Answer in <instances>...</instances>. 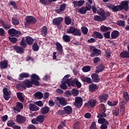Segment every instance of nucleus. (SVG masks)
Listing matches in <instances>:
<instances>
[{
    "mask_svg": "<svg viewBox=\"0 0 129 129\" xmlns=\"http://www.w3.org/2000/svg\"><path fill=\"white\" fill-rule=\"evenodd\" d=\"M66 83L69 87H71V86L75 87L77 86V88H80L82 86V84L77 79H74L73 81H72L71 79H68L66 81Z\"/></svg>",
    "mask_w": 129,
    "mask_h": 129,
    "instance_id": "f257e3e1",
    "label": "nucleus"
},
{
    "mask_svg": "<svg viewBox=\"0 0 129 129\" xmlns=\"http://www.w3.org/2000/svg\"><path fill=\"white\" fill-rule=\"evenodd\" d=\"M55 103L57 107H60L61 106H66L68 104L67 100L65 99V98L62 97H56Z\"/></svg>",
    "mask_w": 129,
    "mask_h": 129,
    "instance_id": "f03ea898",
    "label": "nucleus"
},
{
    "mask_svg": "<svg viewBox=\"0 0 129 129\" xmlns=\"http://www.w3.org/2000/svg\"><path fill=\"white\" fill-rule=\"evenodd\" d=\"M68 34H73V36H81V30L73 26L70 27L69 30H67Z\"/></svg>",
    "mask_w": 129,
    "mask_h": 129,
    "instance_id": "7ed1b4c3",
    "label": "nucleus"
},
{
    "mask_svg": "<svg viewBox=\"0 0 129 129\" xmlns=\"http://www.w3.org/2000/svg\"><path fill=\"white\" fill-rule=\"evenodd\" d=\"M90 51L91 52L90 56L92 58L95 57V56L101 55V50L95 48L94 46H90Z\"/></svg>",
    "mask_w": 129,
    "mask_h": 129,
    "instance_id": "20e7f679",
    "label": "nucleus"
},
{
    "mask_svg": "<svg viewBox=\"0 0 129 129\" xmlns=\"http://www.w3.org/2000/svg\"><path fill=\"white\" fill-rule=\"evenodd\" d=\"M31 81L35 86H39L40 85V77L36 74H33L30 76Z\"/></svg>",
    "mask_w": 129,
    "mask_h": 129,
    "instance_id": "39448f33",
    "label": "nucleus"
},
{
    "mask_svg": "<svg viewBox=\"0 0 129 129\" xmlns=\"http://www.w3.org/2000/svg\"><path fill=\"white\" fill-rule=\"evenodd\" d=\"M26 21L25 23V27H29L30 25H33L37 23V20L33 16L26 17Z\"/></svg>",
    "mask_w": 129,
    "mask_h": 129,
    "instance_id": "423d86ee",
    "label": "nucleus"
},
{
    "mask_svg": "<svg viewBox=\"0 0 129 129\" xmlns=\"http://www.w3.org/2000/svg\"><path fill=\"white\" fill-rule=\"evenodd\" d=\"M45 121V116L43 115H39L35 119H33L31 120L32 123L33 124H38L39 122L42 123Z\"/></svg>",
    "mask_w": 129,
    "mask_h": 129,
    "instance_id": "0eeeda50",
    "label": "nucleus"
},
{
    "mask_svg": "<svg viewBox=\"0 0 129 129\" xmlns=\"http://www.w3.org/2000/svg\"><path fill=\"white\" fill-rule=\"evenodd\" d=\"M8 33L9 35L12 36V37H20L22 36V33L20 31H17V30L12 28L8 30Z\"/></svg>",
    "mask_w": 129,
    "mask_h": 129,
    "instance_id": "6e6552de",
    "label": "nucleus"
},
{
    "mask_svg": "<svg viewBox=\"0 0 129 129\" xmlns=\"http://www.w3.org/2000/svg\"><path fill=\"white\" fill-rule=\"evenodd\" d=\"M98 104V101H96V99L89 100L87 103L85 104V106H89L90 107H94Z\"/></svg>",
    "mask_w": 129,
    "mask_h": 129,
    "instance_id": "1a4fd4ad",
    "label": "nucleus"
},
{
    "mask_svg": "<svg viewBox=\"0 0 129 129\" xmlns=\"http://www.w3.org/2000/svg\"><path fill=\"white\" fill-rule=\"evenodd\" d=\"M63 20H64V18L62 17H57L53 19L52 20L53 25L57 26V27H58V26H60Z\"/></svg>",
    "mask_w": 129,
    "mask_h": 129,
    "instance_id": "9d476101",
    "label": "nucleus"
},
{
    "mask_svg": "<svg viewBox=\"0 0 129 129\" xmlns=\"http://www.w3.org/2000/svg\"><path fill=\"white\" fill-rule=\"evenodd\" d=\"M108 99V94H102L98 97V100L101 103H106Z\"/></svg>",
    "mask_w": 129,
    "mask_h": 129,
    "instance_id": "9b49d317",
    "label": "nucleus"
},
{
    "mask_svg": "<svg viewBox=\"0 0 129 129\" xmlns=\"http://www.w3.org/2000/svg\"><path fill=\"white\" fill-rule=\"evenodd\" d=\"M82 104H83V101L82 100V98L81 97H77L75 99V105L77 107V108H80L81 106H82Z\"/></svg>",
    "mask_w": 129,
    "mask_h": 129,
    "instance_id": "f8f14e48",
    "label": "nucleus"
},
{
    "mask_svg": "<svg viewBox=\"0 0 129 129\" xmlns=\"http://www.w3.org/2000/svg\"><path fill=\"white\" fill-rule=\"evenodd\" d=\"M119 6L121 8L120 10H124V11H127L129 9L128 7V1H123L120 3V5Z\"/></svg>",
    "mask_w": 129,
    "mask_h": 129,
    "instance_id": "ddd939ff",
    "label": "nucleus"
},
{
    "mask_svg": "<svg viewBox=\"0 0 129 129\" xmlns=\"http://www.w3.org/2000/svg\"><path fill=\"white\" fill-rule=\"evenodd\" d=\"M26 120H27V118L24 116L21 115L16 116V121L18 123H24Z\"/></svg>",
    "mask_w": 129,
    "mask_h": 129,
    "instance_id": "4468645a",
    "label": "nucleus"
},
{
    "mask_svg": "<svg viewBox=\"0 0 129 129\" xmlns=\"http://www.w3.org/2000/svg\"><path fill=\"white\" fill-rule=\"evenodd\" d=\"M11 94L8 91V88H3V97L5 99V100H9L11 97H10Z\"/></svg>",
    "mask_w": 129,
    "mask_h": 129,
    "instance_id": "2eb2a0df",
    "label": "nucleus"
},
{
    "mask_svg": "<svg viewBox=\"0 0 129 129\" xmlns=\"http://www.w3.org/2000/svg\"><path fill=\"white\" fill-rule=\"evenodd\" d=\"M23 83L26 88H31V87H33V85H34V83L31 80L30 81L28 79L23 81Z\"/></svg>",
    "mask_w": 129,
    "mask_h": 129,
    "instance_id": "dca6fc26",
    "label": "nucleus"
},
{
    "mask_svg": "<svg viewBox=\"0 0 129 129\" xmlns=\"http://www.w3.org/2000/svg\"><path fill=\"white\" fill-rule=\"evenodd\" d=\"M28 107L30 111H38V110L40 109L39 107H37L35 104L32 103H30L29 104Z\"/></svg>",
    "mask_w": 129,
    "mask_h": 129,
    "instance_id": "f3484780",
    "label": "nucleus"
},
{
    "mask_svg": "<svg viewBox=\"0 0 129 129\" xmlns=\"http://www.w3.org/2000/svg\"><path fill=\"white\" fill-rule=\"evenodd\" d=\"M89 90L90 92H95L98 90V86L95 84H91L89 85Z\"/></svg>",
    "mask_w": 129,
    "mask_h": 129,
    "instance_id": "a211bd4d",
    "label": "nucleus"
},
{
    "mask_svg": "<svg viewBox=\"0 0 129 129\" xmlns=\"http://www.w3.org/2000/svg\"><path fill=\"white\" fill-rule=\"evenodd\" d=\"M92 78V82H95V83H98L100 81V79L98 76V75L93 73L91 76Z\"/></svg>",
    "mask_w": 129,
    "mask_h": 129,
    "instance_id": "6ab92c4d",
    "label": "nucleus"
},
{
    "mask_svg": "<svg viewBox=\"0 0 129 129\" xmlns=\"http://www.w3.org/2000/svg\"><path fill=\"white\" fill-rule=\"evenodd\" d=\"M13 49L16 51L17 53L18 54H23L24 52H25V49L23 48V47H21V46H19L18 45L14 46Z\"/></svg>",
    "mask_w": 129,
    "mask_h": 129,
    "instance_id": "aec40b11",
    "label": "nucleus"
},
{
    "mask_svg": "<svg viewBox=\"0 0 129 129\" xmlns=\"http://www.w3.org/2000/svg\"><path fill=\"white\" fill-rule=\"evenodd\" d=\"M40 34L42 37H46L48 34V28L47 26H44L40 29Z\"/></svg>",
    "mask_w": 129,
    "mask_h": 129,
    "instance_id": "412c9836",
    "label": "nucleus"
},
{
    "mask_svg": "<svg viewBox=\"0 0 129 129\" xmlns=\"http://www.w3.org/2000/svg\"><path fill=\"white\" fill-rule=\"evenodd\" d=\"M63 110H64L66 114H68V115L71 114L73 111L72 107L70 106H67L63 107Z\"/></svg>",
    "mask_w": 129,
    "mask_h": 129,
    "instance_id": "4be33fe9",
    "label": "nucleus"
},
{
    "mask_svg": "<svg viewBox=\"0 0 129 129\" xmlns=\"http://www.w3.org/2000/svg\"><path fill=\"white\" fill-rule=\"evenodd\" d=\"M76 11L77 13H80L81 15H85V14L89 11L85 8V6H84L82 7L81 8H79V9H77Z\"/></svg>",
    "mask_w": 129,
    "mask_h": 129,
    "instance_id": "5701e85b",
    "label": "nucleus"
},
{
    "mask_svg": "<svg viewBox=\"0 0 129 129\" xmlns=\"http://www.w3.org/2000/svg\"><path fill=\"white\" fill-rule=\"evenodd\" d=\"M93 37L95 39H103V35L99 32L94 31L93 34Z\"/></svg>",
    "mask_w": 129,
    "mask_h": 129,
    "instance_id": "b1692460",
    "label": "nucleus"
},
{
    "mask_svg": "<svg viewBox=\"0 0 129 129\" xmlns=\"http://www.w3.org/2000/svg\"><path fill=\"white\" fill-rule=\"evenodd\" d=\"M8 65V60H3L0 62V68L1 69H7Z\"/></svg>",
    "mask_w": 129,
    "mask_h": 129,
    "instance_id": "393cba45",
    "label": "nucleus"
},
{
    "mask_svg": "<svg viewBox=\"0 0 129 129\" xmlns=\"http://www.w3.org/2000/svg\"><path fill=\"white\" fill-rule=\"evenodd\" d=\"M30 74L28 73H22L19 75V80H24V78H29Z\"/></svg>",
    "mask_w": 129,
    "mask_h": 129,
    "instance_id": "a878e982",
    "label": "nucleus"
},
{
    "mask_svg": "<svg viewBox=\"0 0 129 129\" xmlns=\"http://www.w3.org/2000/svg\"><path fill=\"white\" fill-rule=\"evenodd\" d=\"M98 15L101 16V17L104 19L105 20H106V16H105V11L103 10L102 9H99V10L97 11Z\"/></svg>",
    "mask_w": 129,
    "mask_h": 129,
    "instance_id": "bb28decb",
    "label": "nucleus"
},
{
    "mask_svg": "<svg viewBox=\"0 0 129 129\" xmlns=\"http://www.w3.org/2000/svg\"><path fill=\"white\" fill-rule=\"evenodd\" d=\"M120 57L122 59H124V58H129V51H123L120 53Z\"/></svg>",
    "mask_w": 129,
    "mask_h": 129,
    "instance_id": "cd10ccee",
    "label": "nucleus"
},
{
    "mask_svg": "<svg viewBox=\"0 0 129 129\" xmlns=\"http://www.w3.org/2000/svg\"><path fill=\"white\" fill-rule=\"evenodd\" d=\"M119 36V32L117 30H114L111 34V39H117Z\"/></svg>",
    "mask_w": 129,
    "mask_h": 129,
    "instance_id": "c85d7f7f",
    "label": "nucleus"
},
{
    "mask_svg": "<svg viewBox=\"0 0 129 129\" xmlns=\"http://www.w3.org/2000/svg\"><path fill=\"white\" fill-rule=\"evenodd\" d=\"M25 41L27 45H33L34 44V39L30 36H26Z\"/></svg>",
    "mask_w": 129,
    "mask_h": 129,
    "instance_id": "c756f323",
    "label": "nucleus"
},
{
    "mask_svg": "<svg viewBox=\"0 0 129 129\" xmlns=\"http://www.w3.org/2000/svg\"><path fill=\"white\" fill-rule=\"evenodd\" d=\"M40 111L42 114H47V113L50 111V108L49 107L45 106L41 108Z\"/></svg>",
    "mask_w": 129,
    "mask_h": 129,
    "instance_id": "7c9ffc66",
    "label": "nucleus"
},
{
    "mask_svg": "<svg viewBox=\"0 0 129 129\" xmlns=\"http://www.w3.org/2000/svg\"><path fill=\"white\" fill-rule=\"evenodd\" d=\"M55 46L56 48V50L59 52V53H63V46H62V44L59 42L55 43Z\"/></svg>",
    "mask_w": 129,
    "mask_h": 129,
    "instance_id": "2f4dec72",
    "label": "nucleus"
},
{
    "mask_svg": "<svg viewBox=\"0 0 129 129\" xmlns=\"http://www.w3.org/2000/svg\"><path fill=\"white\" fill-rule=\"evenodd\" d=\"M17 97L21 102H24V101H25V98H24V96H23V93L21 92H17Z\"/></svg>",
    "mask_w": 129,
    "mask_h": 129,
    "instance_id": "473e14b6",
    "label": "nucleus"
},
{
    "mask_svg": "<svg viewBox=\"0 0 129 129\" xmlns=\"http://www.w3.org/2000/svg\"><path fill=\"white\" fill-rule=\"evenodd\" d=\"M111 30V28L109 27H106L104 25H102L100 27V31L103 32V33H106V32H108V31H110Z\"/></svg>",
    "mask_w": 129,
    "mask_h": 129,
    "instance_id": "72a5a7b5",
    "label": "nucleus"
},
{
    "mask_svg": "<svg viewBox=\"0 0 129 129\" xmlns=\"http://www.w3.org/2000/svg\"><path fill=\"white\" fill-rule=\"evenodd\" d=\"M0 24H1L3 28L4 29H6V30H8V29L11 28V27H12V25L9 24H5L3 20L0 21Z\"/></svg>",
    "mask_w": 129,
    "mask_h": 129,
    "instance_id": "f704fd0d",
    "label": "nucleus"
},
{
    "mask_svg": "<svg viewBox=\"0 0 129 129\" xmlns=\"http://www.w3.org/2000/svg\"><path fill=\"white\" fill-rule=\"evenodd\" d=\"M82 80L83 82H86V83H88V84H91L93 83L91 78L88 77H84Z\"/></svg>",
    "mask_w": 129,
    "mask_h": 129,
    "instance_id": "c9c22d12",
    "label": "nucleus"
},
{
    "mask_svg": "<svg viewBox=\"0 0 129 129\" xmlns=\"http://www.w3.org/2000/svg\"><path fill=\"white\" fill-rule=\"evenodd\" d=\"M104 18H103L102 17H100V16L95 15L94 17V20L96 22H103V21H105Z\"/></svg>",
    "mask_w": 129,
    "mask_h": 129,
    "instance_id": "e433bc0d",
    "label": "nucleus"
},
{
    "mask_svg": "<svg viewBox=\"0 0 129 129\" xmlns=\"http://www.w3.org/2000/svg\"><path fill=\"white\" fill-rule=\"evenodd\" d=\"M20 46H22L24 49L27 48V43L26 42V39H25V37L22 38L21 41H20Z\"/></svg>",
    "mask_w": 129,
    "mask_h": 129,
    "instance_id": "4c0bfd02",
    "label": "nucleus"
},
{
    "mask_svg": "<svg viewBox=\"0 0 129 129\" xmlns=\"http://www.w3.org/2000/svg\"><path fill=\"white\" fill-rule=\"evenodd\" d=\"M34 97L35 98H37V99H42L43 97V93L41 92H37L34 94Z\"/></svg>",
    "mask_w": 129,
    "mask_h": 129,
    "instance_id": "58836bf2",
    "label": "nucleus"
},
{
    "mask_svg": "<svg viewBox=\"0 0 129 129\" xmlns=\"http://www.w3.org/2000/svg\"><path fill=\"white\" fill-rule=\"evenodd\" d=\"M72 22V20H71V19L69 16H66L64 17V24L67 25V26L71 25Z\"/></svg>",
    "mask_w": 129,
    "mask_h": 129,
    "instance_id": "ea45409f",
    "label": "nucleus"
},
{
    "mask_svg": "<svg viewBox=\"0 0 129 129\" xmlns=\"http://www.w3.org/2000/svg\"><path fill=\"white\" fill-rule=\"evenodd\" d=\"M12 23L13 25H14V26H18V25L20 24V21H19V19L17 18L13 17L12 20Z\"/></svg>",
    "mask_w": 129,
    "mask_h": 129,
    "instance_id": "a19ab883",
    "label": "nucleus"
},
{
    "mask_svg": "<svg viewBox=\"0 0 129 129\" xmlns=\"http://www.w3.org/2000/svg\"><path fill=\"white\" fill-rule=\"evenodd\" d=\"M62 39L66 43H69L70 42V36L67 35H64L62 37Z\"/></svg>",
    "mask_w": 129,
    "mask_h": 129,
    "instance_id": "79ce46f5",
    "label": "nucleus"
},
{
    "mask_svg": "<svg viewBox=\"0 0 129 129\" xmlns=\"http://www.w3.org/2000/svg\"><path fill=\"white\" fill-rule=\"evenodd\" d=\"M97 69L102 72L104 69H105V67L103 63H101L97 67Z\"/></svg>",
    "mask_w": 129,
    "mask_h": 129,
    "instance_id": "37998d69",
    "label": "nucleus"
},
{
    "mask_svg": "<svg viewBox=\"0 0 129 129\" xmlns=\"http://www.w3.org/2000/svg\"><path fill=\"white\" fill-rule=\"evenodd\" d=\"M72 94H73V96H78V94H79V90L74 88L72 90Z\"/></svg>",
    "mask_w": 129,
    "mask_h": 129,
    "instance_id": "c03bdc74",
    "label": "nucleus"
},
{
    "mask_svg": "<svg viewBox=\"0 0 129 129\" xmlns=\"http://www.w3.org/2000/svg\"><path fill=\"white\" fill-rule=\"evenodd\" d=\"M39 45H38V43H34L33 45H32V49L33 50V51H34L35 52H37V51H39Z\"/></svg>",
    "mask_w": 129,
    "mask_h": 129,
    "instance_id": "a18cd8bd",
    "label": "nucleus"
},
{
    "mask_svg": "<svg viewBox=\"0 0 129 129\" xmlns=\"http://www.w3.org/2000/svg\"><path fill=\"white\" fill-rule=\"evenodd\" d=\"M106 121H108L106 120L105 118H99L98 120V123H100V124L106 123Z\"/></svg>",
    "mask_w": 129,
    "mask_h": 129,
    "instance_id": "49530a36",
    "label": "nucleus"
},
{
    "mask_svg": "<svg viewBox=\"0 0 129 129\" xmlns=\"http://www.w3.org/2000/svg\"><path fill=\"white\" fill-rule=\"evenodd\" d=\"M81 31L83 34L87 35V33H88V28L85 26H83L81 27Z\"/></svg>",
    "mask_w": 129,
    "mask_h": 129,
    "instance_id": "de8ad7c7",
    "label": "nucleus"
},
{
    "mask_svg": "<svg viewBox=\"0 0 129 129\" xmlns=\"http://www.w3.org/2000/svg\"><path fill=\"white\" fill-rule=\"evenodd\" d=\"M120 8H121V7L119 6V5H117L116 6H115V5H114V7H113V9H112V11L114 13H115L116 12L121 11Z\"/></svg>",
    "mask_w": 129,
    "mask_h": 129,
    "instance_id": "09e8293b",
    "label": "nucleus"
},
{
    "mask_svg": "<svg viewBox=\"0 0 129 129\" xmlns=\"http://www.w3.org/2000/svg\"><path fill=\"white\" fill-rule=\"evenodd\" d=\"M82 70L83 72H89L91 70V68L89 66H87L83 67Z\"/></svg>",
    "mask_w": 129,
    "mask_h": 129,
    "instance_id": "8fccbe9b",
    "label": "nucleus"
},
{
    "mask_svg": "<svg viewBox=\"0 0 129 129\" xmlns=\"http://www.w3.org/2000/svg\"><path fill=\"white\" fill-rule=\"evenodd\" d=\"M100 111L101 112H105L106 111V108L104 104H101L100 106Z\"/></svg>",
    "mask_w": 129,
    "mask_h": 129,
    "instance_id": "3c124183",
    "label": "nucleus"
},
{
    "mask_svg": "<svg viewBox=\"0 0 129 129\" xmlns=\"http://www.w3.org/2000/svg\"><path fill=\"white\" fill-rule=\"evenodd\" d=\"M118 26L120 27H124L125 26V21L124 20H120L117 21Z\"/></svg>",
    "mask_w": 129,
    "mask_h": 129,
    "instance_id": "603ef678",
    "label": "nucleus"
},
{
    "mask_svg": "<svg viewBox=\"0 0 129 129\" xmlns=\"http://www.w3.org/2000/svg\"><path fill=\"white\" fill-rule=\"evenodd\" d=\"M16 107L18 109H23L24 108V106L23 104L20 102H17L16 103Z\"/></svg>",
    "mask_w": 129,
    "mask_h": 129,
    "instance_id": "864d4df0",
    "label": "nucleus"
},
{
    "mask_svg": "<svg viewBox=\"0 0 129 129\" xmlns=\"http://www.w3.org/2000/svg\"><path fill=\"white\" fill-rule=\"evenodd\" d=\"M67 83L65 81L62 82V83L60 85V87L61 88V89H67L68 88V87H67Z\"/></svg>",
    "mask_w": 129,
    "mask_h": 129,
    "instance_id": "5fc2aeb1",
    "label": "nucleus"
},
{
    "mask_svg": "<svg viewBox=\"0 0 129 129\" xmlns=\"http://www.w3.org/2000/svg\"><path fill=\"white\" fill-rule=\"evenodd\" d=\"M109 125L108 121H106V123L102 124L100 126L101 129H107V126Z\"/></svg>",
    "mask_w": 129,
    "mask_h": 129,
    "instance_id": "6e6d98bb",
    "label": "nucleus"
},
{
    "mask_svg": "<svg viewBox=\"0 0 129 129\" xmlns=\"http://www.w3.org/2000/svg\"><path fill=\"white\" fill-rule=\"evenodd\" d=\"M112 112L113 115H115V116H118V113H119V109L115 108L112 110Z\"/></svg>",
    "mask_w": 129,
    "mask_h": 129,
    "instance_id": "4d7b16f0",
    "label": "nucleus"
},
{
    "mask_svg": "<svg viewBox=\"0 0 129 129\" xmlns=\"http://www.w3.org/2000/svg\"><path fill=\"white\" fill-rule=\"evenodd\" d=\"M9 41H10V42L11 43H13L14 44H15V43H17V42H18V39H17V38H15V37H9Z\"/></svg>",
    "mask_w": 129,
    "mask_h": 129,
    "instance_id": "13d9d810",
    "label": "nucleus"
},
{
    "mask_svg": "<svg viewBox=\"0 0 129 129\" xmlns=\"http://www.w3.org/2000/svg\"><path fill=\"white\" fill-rule=\"evenodd\" d=\"M17 88H22L23 89H26V87L24 84V81H23V83H21L20 84H17Z\"/></svg>",
    "mask_w": 129,
    "mask_h": 129,
    "instance_id": "bf43d9fd",
    "label": "nucleus"
},
{
    "mask_svg": "<svg viewBox=\"0 0 129 129\" xmlns=\"http://www.w3.org/2000/svg\"><path fill=\"white\" fill-rule=\"evenodd\" d=\"M15 124V122L12 120H10L7 122L8 126H9L10 127H12V126H14Z\"/></svg>",
    "mask_w": 129,
    "mask_h": 129,
    "instance_id": "052dcab7",
    "label": "nucleus"
},
{
    "mask_svg": "<svg viewBox=\"0 0 129 129\" xmlns=\"http://www.w3.org/2000/svg\"><path fill=\"white\" fill-rule=\"evenodd\" d=\"M34 103L36 105L39 106V107H43V106H44V104L42 101H36Z\"/></svg>",
    "mask_w": 129,
    "mask_h": 129,
    "instance_id": "680f3d73",
    "label": "nucleus"
},
{
    "mask_svg": "<svg viewBox=\"0 0 129 129\" xmlns=\"http://www.w3.org/2000/svg\"><path fill=\"white\" fill-rule=\"evenodd\" d=\"M105 39H110V31L105 32L103 34Z\"/></svg>",
    "mask_w": 129,
    "mask_h": 129,
    "instance_id": "e2e57ef3",
    "label": "nucleus"
},
{
    "mask_svg": "<svg viewBox=\"0 0 129 129\" xmlns=\"http://www.w3.org/2000/svg\"><path fill=\"white\" fill-rule=\"evenodd\" d=\"M123 97L126 100V101H128L129 100V96H128V93L127 92H123Z\"/></svg>",
    "mask_w": 129,
    "mask_h": 129,
    "instance_id": "0e129e2a",
    "label": "nucleus"
},
{
    "mask_svg": "<svg viewBox=\"0 0 129 129\" xmlns=\"http://www.w3.org/2000/svg\"><path fill=\"white\" fill-rule=\"evenodd\" d=\"M74 129H80V123L79 122H76L74 124Z\"/></svg>",
    "mask_w": 129,
    "mask_h": 129,
    "instance_id": "69168bd1",
    "label": "nucleus"
},
{
    "mask_svg": "<svg viewBox=\"0 0 129 129\" xmlns=\"http://www.w3.org/2000/svg\"><path fill=\"white\" fill-rule=\"evenodd\" d=\"M66 6H67V4H62L60 6L59 9H60V11H61V12H63V11H65V9H66Z\"/></svg>",
    "mask_w": 129,
    "mask_h": 129,
    "instance_id": "338daca9",
    "label": "nucleus"
},
{
    "mask_svg": "<svg viewBox=\"0 0 129 129\" xmlns=\"http://www.w3.org/2000/svg\"><path fill=\"white\" fill-rule=\"evenodd\" d=\"M64 95L67 97H70L72 95V93L70 91H67L64 92Z\"/></svg>",
    "mask_w": 129,
    "mask_h": 129,
    "instance_id": "774afa93",
    "label": "nucleus"
}]
</instances>
